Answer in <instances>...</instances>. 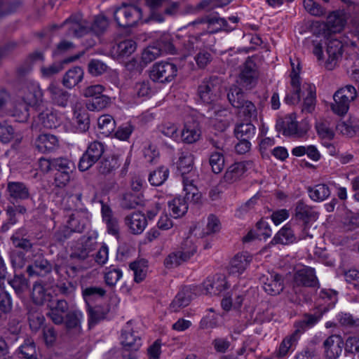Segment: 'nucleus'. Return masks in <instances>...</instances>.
<instances>
[{
	"mask_svg": "<svg viewBox=\"0 0 359 359\" xmlns=\"http://www.w3.org/2000/svg\"><path fill=\"white\" fill-rule=\"evenodd\" d=\"M19 93L25 106L19 104L12 111L11 107L13 104L8 102V95L1 90V112L15 117L17 121L22 122L26 121L29 116V107H38L42 103L43 93L39 84L31 80L22 83Z\"/></svg>",
	"mask_w": 359,
	"mask_h": 359,
	"instance_id": "obj_1",
	"label": "nucleus"
},
{
	"mask_svg": "<svg viewBox=\"0 0 359 359\" xmlns=\"http://www.w3.org/2000/svg\"><path fill=\"white\" fill-rule=\"evenodd\" d=\"M176 163L182 175L183 190L186 192L187 198L189 200L198 201L201 195L194 184L197 176L196 172L193 170L194 156L188 151H182Z\"/></svg>",
	"mask_w": 359,
	"mask_h": 359,
	"instance_id": "obj_2",
	"label": "nucleus"
},
{
	"mask_svg": "<svg viewBox=\"0 0 359 359\" xmlns=\"http://www.w3.org/2000/svg\"><path fill=\"white\" fill-rule=\"evenodd\" d=\"M108 20L102 15L95 18L90 30L86 27V22L80 14L71 16L60 27L68 30V35L80 38L92 32L96 36L102 34L108 27Z\"/></svg>",
	"mask_w": 359,
	"mask_h": 359,
	"instance_id": "obj_3",
	"label": "nucleus"
},
{
	"mask_svg": "<svg viewBox=\"0 0 359 359\" xmlns=\"http://www.w3.org/2000/svg\"><path fill=\"white\" fill-rule=\"evenodd\" d=\"M195 241L196 238L191 236L184 239L177 250L170 253L164 259L165 267H177L182 263L189 261L197 251Z\"/></svg>",
	"mask_w": 359,
	"mask_h": 359,
	"instance_id": "obj_4",
	"label": "nucleus"
},
{
	"mask_svg": "<svg viewBox=\"0 0 359 359\" xmlns=\"http://www.w3.org/2000/svg\"><path fill=\"white\" fill-rule=\"evenodd\" d=\"M357 95L355 88L351 85L339 88L333 95L332 110L338 115H344L348 111L351 102L355 100Z\"/></svg>",
	"mask_w": 359,
	"mask_h": 359,
	"instance_id": "obj_5",
	"label": "nucleus"
},
{
	"mask_svg": "<svg viewBox=\"0 0 359 359\" xmlns=\"http://www.w3.org/2000/svg\"><path fill=\"white\" fill-rule=\"evenodd\" d=\"M348 15L344 11H337L331 13L327 18V22L320 25L322 36L329 42H332V34L340 33L346 26Z\"/></svg>",
	"mask_w": 359,
	"mask_h": 359,
	"instance_id": "obj_6",
	"label": "nucleus"
},
{
	"mask_svg": "<svg viewBox=\"0 0 359 359\" xmlns=\"http://www.w3.org/2000/svg\"><path fill=\"white\" fill-rule=\"evenodd\" d=\"M222 89V79L217 76H211L202 81L198 86V93L204 103L212 104L219 99Z\"/></svg>",
	"mask_w": 359,
	"mask_h": 359,
	"instance_id": "obj_7",
	"label": "nucleus"
},
{
	"mask_svg": "<svg viewBox=\"0 0 359 359\" xmlns=\"http://www.w3.org/2000/svg\"><path fill=\"white\" fill-rule=\"evenodd\" d=\"M114 20L119 26L130 27L142 20V11L137 6L123 4L114 12Z\"/></svg>",
	"mask_w": 359,
	"mask_h": 359,
	"instance_id": "obj_8",
	"label": "nucleus"
},
{
	"mask_svg": "<svg viewBox=\"0 0 359 359\" xmlns=\"http://www.w3.org/2000/svg\"><path fill=\"white\" fill-rule=\"evenodd\" d=\"M254 166L252 161L236 162L229 165L219 182V186L227 188L229 185L239 181L245 172Z\"/></svg>",
	"mask_w": 359,
	"mask_h": 359,
	"instance_id": "obj_9",
	"label": "nucleus"
},
{
	"mask_svg": "<svg viewBox=\"0 0 359 359\" xmlns=\"http://www.w3.org/2000/svg\"><path fill=\"white\" fill-rule=\"evenodd\" d=\"M292 287L296 293L300 292L302 287H316L318 280L314 269L303 266L297 269L293 276Z\"/></svg>",
	"mask_w": 359,
	"mask_h": 359,
	"instance_id": "obj_10",
	"label": "nucleus"
},
{
	"mask_svg": "<svg viewBox=\"0 0 359 359\" xmlns=\"http://www.w3.org/2000/svg\"><path fill=\"white\" fill-rule=\"evenodd\" d=\"M259 76V73L256 63L252 58L248 57L241 66L237 82L243 87L251 89L256 86Z\"/></svg>",
	"mask_w": 359,
	"mask_h": 359,
	"instance_id": "obj_11",
	"label": "nucleus"
},
{
	"mask_svg": "<svg viewBox=\"0 0 359 359\" xmlns=\"http://www.w3.org/2000/svg\"><path fill=\"white\" fill-rule=\"evenodd\" d=\"M177 68L175 65L170 62H161L156 63L151 71V79L161 83L171 81L177 75Z\"/></svg>",
	"mask_w": 359,
	"mask_h": 359,
	"instance_id": "obj_12",
	"label": "nucleus"
},
{
	"mask_svg": "<svg viewBox=\"0 0 359 359\" xmlns=\"http://www.w3.org/2000/svg\"><path fill=\"white\" fill-rule=\"evenodd\" d=\"M313 53L318 60L325 61L327 69H332L341 55V46H314Z\"/></svg>",
	"mask_w": 359,
	"mask_h": 359,
	"instance_id": "obj_13",
	"label": "nucleus"
},
{
	"mask_svg": "<svg viewBox=\"0 0 359 359\" xmlns=\"http://www.w3.org/2000/svg\"><path fill=\"white\" fill-rule=\"evenodd\" d=\"M259 281L264 291L270 295L278 294L284 289L283 278L276 272L267 271L260 276Z\"/></svg>",
	"mask_w": 359,
	"mask_h": 359,
	"instance_id": "obj_14",
	"label": "nucleus"
},
{
	"mask_svg": "<svg viewBox=\"0 0 359 359\" xmlns=\"http://www.w3.org/2000/svg\"><path fill=\"white\" fill-rule=\"evenodd\" d=\"M47 306L48 311L47 316L55 325H61L64 323V318L69 310L68 303L64 299H52L49 301Z\"/></svg>",
	"mask_w": 359,
	"mask_h": 359,
	"instance_id": "obj_15",
	"label": "nucleus"
},
{
	"mask_svg": "<svg viewBox=\"0 0 359 359\" xmlns=\"http://www.w3.org/2000/svg\"><path fill=\"white\" fill-rule=\"evenodd\" d=\"M47 92L50 95L52 103L56 106L65 108L67 107L69 100L78 99L75 95H72L64 90L60 86L54 82L50 83L48 88Z\"/></svg>",
	"mask_w": 359,
	"mask_h": 359,
	"instance_id": "obj_16",
	"label": "nucleus"
},
{
	"mask_svg": "<svg viewBox=\"0 0 359 359\" xmlns=\"http://www.w3.org/2000/svg\"><path fill=\"white\" fill-rule=\"evenodd\" d=\"M90 222V215L86 209L74 210L69 215L67 226L74 232H82Z\"/></svg>",
	"mask_w": 359,
	"mask_h": 359,
	"instance_id": "obj_17",
	"label": "nucleus"
},
{
	"mask_svg": "<svg viewBox=\"0 0 359 359\" xmlns=\"http://www.w3.org/2000/svg\"><path fill=\"white\" fill-rule=\"evenodd\" d=\"M72 109L74 112V125L76 130L81 133L86 131L90 125L88 113L78 99L73 103Z\"/></svg>",
	"mask_w": 359,
	"mask_h": 359,
	"instance_id": "obj_18",
	"label": "nucleus"
},
{
	"mask_svg": "<svg viewBox=\"0 0 359 359\" xmlns=\"http://www.w3.org/2000/svg\"><path fill=\"white\" fill-rule=\"evenodd\" d=\"M344 341L337 334H333L327 337L323 342L324 354L328 359L337 358L342 352Z\"/></svg>",
	"mask_w": 359,
	"mask_h": 359,
	"instance_id": "obj_19",
	"label": "nucleus"
},
{
	"mask_svg": "<svg viewBox=\"0 0 359 359\" xmlns=\"http://www.w3.org/2000/svg\"><path fill=\"white\" fill-rule=\"evenodd\" d=\"M38 122H40L43 128L48 129L55 128L60 125V119L57 118V114L48 109L40 113L37 120L32 123L31 126L32 130L37 131L41 130Z\"/></svg>",
	"mask_w": 359,
	"mask_h": 359,
	"instance_id": "obj_20",
	"label": "nucleus"
},
{
	"mask_svg": "<svg viewBox=\"0 0 359 359\" xmlns=\"http://www.w3.org/2000/svg\"><path fill=\"white\" fill-rule=\"evenodd\" d=\"M227 287V283L222 276L208 278L202 284V292L205 294L218 295Z\"/></svg>",
	"mask_w": 359,
	"mask_h": 359,
	"instance_id": "obj_21",
	"label": "nucleus"
},
{
	"mask_svg": "<svg viewBox=\"0 0 359 359\" xmlns=\"http://www.w3.org/2000/svg\"><path fill=\"white\" fill-rule=\"evenodd\" d=\"M125 222L133 234L141 233L147 225L145 215L140 212H134L127 215L125 218Z\"/></svg>",
	"mask_w": 359,
	"mask_h": 359,
	"instance_id": "obj_22",
	"label": "nucleus"
},
{
	"mask_svg": "<svg viewBox=\"0 0 359 359\" xmlns=\"http://www.w3.org/2000/svg\"><path fill=\"white\" fill-rule=\"evenodd\" d=\"M83 54L84 52H81L79 54L68 57L60 62L53 63L49 66H42L40 69L42 77L48 79L60 73L64 69L65 65L76 61Z\"/></svg>",
	"mask_w": 359,
	"mask_h": 359,
	"instance_id": "obj_23",
	"label": "nucleus"
},
{
	"mask_svg": "<svg viewBox=\"0 0 359 359\" xmlns=\"http://www.w3.org/2000/svg\"><path fill=\"white\" fill-rule=\"evenodd\" d=\"M201 136L199 123L196 121L187 122L180 132V138L187 144H193L198 141Z\"/></svg>",
	"mask_w": 359,
	"mask_h": 359,
	"instance_id": "obj_24",
	"label": "nucleus"
},
{
	"mask_svg": "<svg viewBox=\"0 0 359 359\" xmlns=\"http://www.w3.org/2000/svg\"><path fill=\"white\" fill-rule=\"evenodd\" d=\"M36 149L41 153L53 151L58 146V140L56 136L43 133L39 135L34 142Z\"/></svg>",
	"mask_w": 359,
	"mask_h": 359,
	"instance_id": "obj_25",
	"label": "nucleus"
},
{
	"mask_svg": "<svg viewBox=\"0 0 359 359\" xmlns=\"http://www.w3.org/2000/svg\"><path fill=\"white\" fill-rule=\"evenodd\" d=\"M251 261L252 257L247 252L236 255L230 262L229 273L238 276L242 274Z\"/></svg>",
	"mask_w": 359,
	"mask_h": 359,
	"instance_id": "obj_26",
	"label": "nucleus"
},
{
	"mask_svg": "<svg viewBox=\"0 0 359 359\" xmlns=\"http://www.w3.org/2000/svg\"><path fill=\"white\" fill-rule=\"evenodd\" d=\"M121 340L122 345L125 348L124 352H129V351H136L142 345L141 339L138 336H135L133 332H130L129 322L122 331Z\"/></svg>",
	"mask_w": 359,
	"mask_h": 359,
	"instance_id": "obj_27",
	"label": "nucleus"
},
{
	"mask_svg": "<svg viewBox=\"0 0 359 359\" xmlns=\"http://www.w3.org/2000/svg\"><path fill=\"white\" fill-rule=\"evenodd\" d=\"M295 217L307 224L316 221L318 217V213L311 206L302 201H299L295 205Z\"/></svg>",
	"mask_w": 359,
	"mask_h": 359,
	"instance_id": "obj_28",
	"label": "nucleus"
},
{
	"mask_svg": "<svg viewBox=\"0 0 359 359\" xmlns=\"http://www.w3.org/2000/svg\"><path fill=\"white\" fill-rule=\"evenodd\" d=\"M192 292L188 287L180 290L175 296L170 305V309L172 312H178L180 309L187 306L192 299Z\"/></svg>",
	"mask_w": 359,
	"mask_h": 359,
	"instance_id": "obj_29",
	"label": "nucleus"
},
{
	"mask_svg": "<svg viewBox=\"0 0 359 359\" xmlns=\"http://www.w3.org/2000/svg\"><path fill=\"white\" fill-rule=\"evenodd\" d=\"M188 201L197 203L192 200H189L185 195L184 198L176 197L168 203L169 210L175 218L182 217L188 210Z\"/></svg>",
	"mask_w": 359,
	"mask_h": 359,
	"instance_id": "obj_30",
	"label": "nucleus"
},
{
	"mask_svg": "<svg viewBox=\"0 0 359 359\" xmlns=\"http://www.w3.org/2000/svg\"><path fill=\"white\" fill-rule=\"evenodd\" d=\"M83 74V70L80 67H74L65 74L62 83L65 87L71 89L82 81Z\"/></svg>",
	"mask_w": 359,
	"mask_h": 359,
	"instance_id": "obj_31",
	"label": "nucleus"
},
{
	"mask_svg": "<svg viewBox=\"0 0 359 359\" xmlns=\"http://www.w3.org/2000/svg\"><path fill=\"white\" fill-rule=\"evenodd\" d=\"M298 330H294V332L285 337L282 342L280 343L278 349L276 352V357L278 358H282L287 355L290 349L296 346L299 336L298 335Z\"/></svg>",
	"mask_w": 359,
	"mask_h": 359,
	"instance_id": "obj_32",
	"label": "nucleus"
},
{
	"mask_svg": "<svg viewBox=\"0 0 359 359\" xmlns=\"http://www.w3.org/2000/svg\"><path fill=\"white\" fill-rule=\"evenodd\" d=\"M104 53L114 59L123 60L131 55L136 46H105Z\"/></svg>",
	"mask_w": 359,
	"mask_h": 359,
	"instance_id": "obj_33",
	"label": "nucleus"
},
{
	"mask_svg": "<svg viewBox=\"0 0 359 359\" xmlns=\"http://www.w3.org/2000/svg\"><path fill=\"white\" fill-rule=\"evenodd\" d=\"M336 129L344 135L353 137L359 130V119L355 117H350L346 121L339 122Z\"/></svg>",
	"mask_w": 359,
	"mask_h": 359,
	"instance_id": "obj_34",
	"label": "nucleus"
},
{
	"mask_svg": "<svg viewBox=\"0 0 359 359\" xmlns=\"http://www.w3.org/2000/svg\"><path fill=\"white\" fill-rule=\"evenodd\" d=\"M7 191L9 196L14 199L24 200L29 196V189L22 182H8Z\"/></svg>",
	"mask_w": 359,
	"mask_h": 359,
	"instance_id": "obj_35",
	"label": "nucleus"
},
{
	"mask_svg": "<svg viewBox=\"0 0 359 359\" xmlns=\"http://www.w3.org/2000/svg\"><path fill=\"white\" fill-rule=\"evenodd\" d=\"M50 271V264L46 259L42 257L37 258L33 264L29 265L27 268V271L29 276H42L49 273Z\"/></svg>",
	"mask_w": 359,
	"mask_h": 359,
	"instance_id": "obj_36",
	"label": "nucleus"
},
{
	"mask_svg": "<svg viewBox=\"0 0 359 359\" xmlns=\"http://www.w3.org/2000/svg\"><path fill=\"white\" fill-rule=\"evenodd\" d=\"M307 91V95L304 100L302 111L303 113H311L314 110L316 104V87L310 83L303 86Z\"/></svg>",
	"mask_w": 359,
	"mask_h": 359,
	"instance_id": "obj_37",
	"label": "nucleus"
},
{
	"mask_svg": "<svg viewBox=\"0 0 359 359\" xmlns=\"http://www.w3.org/2000/svg\"><path fill=\"white\" fill-rule=\"evenodd\" d=\"M163 55V50L160 46H146L141 51L140 59L145 67Z\"/></svg>",
	"mask_w": 359,
	"mask_h": 359,
	"instance_id": "obj_38",
	"label": "nucleus"
},
{
	"mask_svg": "<svg viewBox=\"0 0 359 359\" xmlns=\"http://www.w3.org/2000/svg\"><path fill=\"white\" fill-rule=\"evenodd\" d=\"M255 130V126L250 122H247L237 124L234 133L238 139L249 140L254 137Z\"/></svg>",
	"mask_w": 359,
	"mask_h": 359,
	"instance_id": "obj_39",
	"label": "nucleus"
},
{
	"mask_svg": "<svg viewBox=\"0 0 359 359\" xmlns=\"http://www.w3.org/2000/svg\"><path fill=\"white\" fill-rule=\"evenodd\" d=\"M158 130L164 136L172 139L175 142L180 140V132L176 124L170 122H165L158 126Z\"/></svg>",
	"mask_w": 359,
	"mask_h": 359,
	"instance_id": "obj_40",
	"label": "nucleus"
},
{
	"mask_svg": "<svg viewBox=\"0 0 359 359\" xmlns=\"http://www.w3.org/2000/svg\"><path fill=\"white\" fill-rule=\"evenodd\" d=\"M310 198L314 201H323L329 197L330 191L324 184H319L308 189Z\"/></svg>",
	"mask_w": 359,
	"mask_h": 359,
	"instance_id": "obj_41",
	"label": "nucleus"
},
{
	"mask_svg": "<svg viewBox=\"0 0 359 359\" xmlns=\"http://www.w3.org/2000/svg\"><path fill=\"white\" fill-rule=\"evenodd\" d=\"M32 299L36 304L49 303L53 299L50 293H48L44 287L40 283H35L32 289Z\"/></svg>",
	"mask_w": 359,
	"mask_h": 359,
	"instance_id": "obj_42",
	"label": "nucleus"
},
{
	"mask_svg": "<svg viewBox=\"0 0 359 359\" xmlns=\"http://www.w3.org/2000/svg\"><path fill=\"white\" fill-rule=\"evenodd\" d=\"M237 109H238V114L245 117L246 120L250 121L257 118V109L251 101L245 100Z\"/></svg>",
	"mask_w": 359,
	"mask_h": 359,
	"instance_id": "obj_43",
	"label": "nucleus"
},
{
	"mask_svg": "<svg viewBox=\"0 0 359 359\" xmlns=\"http://www.w3.org/2000/svg\"><path fill=\"white\" fill-rule=\"evenodd\" d=\"M83 314L78 310H71L65 316L64 323L68 330L76 329L80 327Z\"/></svg>",
	"mask_w": 359,
	"mask_h": 359,
	"instance_id": "obj_44",
	"label": "nucleus"
},
{
	"mask_svg": "<svg viewBox=\"0 0 359 359\" xmlns=\"http://www.w3.org/2000/svg\"><path fill=\"white\" fill-rule=\"evenodd\" d=\"M142 202V196L126 193L123 195L121 201V206L126 210L134 209L141 205Z\"/></svg>",
	"mask_w": 359,
	"mask_h": 359,
	"instance_id": "obj_45",
	"label": "nucleus"
},
{
	"mask_svg": "<svg viewBox=\"0 0 359 359\" xmlns=\"http://www.w3.org/2000/svg\"><path fill=\"white\" fill-rule=\"evenodd\" d=\"M227 98L230 104L235 108L239 107L245 100L242 89L236 85L230 88L227 93Z\"/></svg>",
	"mask_w": 359,
	"mask_h": 359,
	"instance_id": "obj_46",
	"label": "nucleus"
},
{
	"mask_svg": "<svg viewBox=\"0 0 359 359\" xmlns=\"http://www.w3.org/2000/svg\"><path fill=\"white\" fill-rule=\"evenodd\" d=\"M97 125L100 133L105 136H108L114 130L115 121L112 116L104 114L99 117Z\"/></svg>",
	"mask_w": 359,
	"mask_h": 359,
	"instance_id": "obj_47",
	"label": "nucleus"
},
{
	"mask_svg": "<svg viewBox=\"0 0 359 359\" xmlns=\"http://www.w3.org/2000/svg\"><path fill=\"white\" fill-rule=\"evenodd\" d=\"M294 241L293 231L288 226L283 227L273 238V242L279 244H288Z\"/></svg>",
	"mask_w": 359,
	"mask_h": 359,
	"instance_id": "obj_48",
	"label": "nucleus"
},
{
	"mask_svg": "<svg viewBox=\"0 0 359 359\" xmlns=\"http://www.w3.org/2000/svg\"><path fill=\"white\" fill-rule=\"evenodd\" d=\"M168 175V169L165 167H161L150 173L149 181L153 186H160L167 180Z\"/></svg>",
	"mask_w": 359,
	"mask_h": 359,
	"instance_id": "obj_49",
	"label": "nucleus"
},
{
	"mask_svg": "<svg viewBox=\"0 0 359 359\" xmlns=\"http://www.w3.org/2000/svg\"><path fill=\"white\" fill-rule=\"evenodd\" d=\"M28 320L31 330L37 332L43 324L45 318L38 310H31L28 313Z\"/></svg>",
	"mask_w": 359,
	"mask_h": 359,
	"instance_id": "obj_50",
	"label": "nucleus"
},
{
	"mask_svg": "<svg viewBox=\"0 0 359 359\" xmlns=\"http://www.w3.org/2000/svg\"><path fill=\"white\" fill-rule=\"evenodd\" d=\"M209 163L215 173H219L224 166V157L221 151L211 153L209 157Z\"/></svg>",
	"mask_w": 359,
	"mask_h": 359,
	"instance_id": "obj_51",
	"label": "nucleus"
},
{
	"mask_svg": "<svg viewBox=\"0 0 359 359\" xmlns=\"http://www.w3.org/2000/svg\"><path fill=\"white\" fill-rule=\"evenodd\" d=\"M22 138V134L20 133L15 132L12 126H1V142L7 143L13 140L16 142H20Z\"/></svg>",
	"mask_w": 359,
	"mask_h": 359,
	"instance_id": "obj_52",
	"label": "nucleus"
},
{
	"mask_svg": "<svg viewBox=\"0 0 359 359\" xmlns=\"http://www.w3.org/2000/svg\"><path fill=\"white\" fill-rule=\"evenodd\" d=\"M123 273L120 269L110 266L104 272V281L109 286H114L122 277Z\"/></svg>",
	"mask_w": 359,
	"mask_h": 359,
	"instance_id": "obj_53",
	"label": "nucleus"
},
{
	"mask_svg": "<svg viewBox=\"0 0 359 359\" xmlns=\"http://www.w3.org/2000/svg\"><path fill=\"white\" fill-rule=\"evenodd\" d=\"M19 350L20 353L22 355L23 358L26 359L36 358V347L35 344L32 339H25L23 344L20 346Z\"/></svg>",
	"mask_w": 359,
	"mask_h": 359,
	"instance_id": "obj_54",
	"label": "nucleus"
},
{
	"mask_svg": "<svg viewBox=\"0 0 359 359\" xmlns=\"http://www.w3.org/2000/svg\"><path fill=\"white\" fill-rule=\"evenodd\" d=\"M130 268L134 272V279L137 283H140L144 280L146 276L147 266L143 261L132 262Z\"/></svg>",
	"mask_w": 359,
	"mask_h": 359,
	"instance_id": "obj_55",
	"label": "nucleus"
},
{
	"mask_svg": "<svg viewBox=\"0 0 359 359\" xmlns=\"http://www.w3.org/2000/svg\"><path fill=\"white\" fill-rule=\"evenodd\" d=\"M117 161L114 158L102 159L97 165V170L100 174L107 175L117 168Z\"/></svg>",
	"mask_w": 359,
	"mask_h": 359,
	"instance_id": "obj_56",
	"label": "nucleus"
},
{
	"mask_svg": "<svg viewBox=\"0 0 359 359\" xmlns=\"http://www.w3.org/2000/svg\"><path fill=\"white\" fill-rule=\"evenodd\" d=\"M318 321V318L313 315H306L304 319L297 321L294 324V330H298V335L300 337L301 334L305 330L306 328L312 327Z\"/></svg>",
	"mask_w": 359,
	"mask_h": 359,
	"instance_id": "obj_57",
	"label": "nucleus"
},
{
	"mask_svg": "<svg viewBox=\"0 0 359 359\" xmlns=\"http://www.w3.org/2000/svg\"><path fill=\"white\" fill-rule=\"evenodd\" d=\"M344 227L352 231L359 227V212H348L343 220Z\"/></svg>",
	"mask_w": 359,
	"mask_h": 359,
	"instance_id": "obj_58",
	"label": "nucleus"
},
{
	"mask_svg": "<svg viewBox=\"0 0 359 359\" xmlns=\"http://www.w3.org/2000/svg\"><path fill=\"white\" fill-rule=\"evenodd\" d=\"M53 168L57 171L72 172L74 169V164L67 158H57L53 159Z\"/></svg>",
	"mask_w": 359,
	"mask_h": 359,
	"instance_id": "obj_59",
	"label": "nucleus"
},
{
	"mask_svg": "<svg viewBox=\"0 0 359 359\" xmlns=\"http://www.w3.org/2000/svg\"><path fill=\"white\" fill-rule=\"evenodd\" d=\"M88 72L93 76H97L107 71V66L98 60H92L88 65Z\"/></svg>",
	"mask_w": 359,
	"mask_h": 359,
	"instance_id": "obj_60",
	"label": "nucleus"
},
{
	"mask_svg": "<svg viewBox=\"0 0 359 359\" xmlns=\"http://www.w3.org/2000/svg\"><path fill=\"white\" fill-rule=\"evenodd\" d=\"M109 99L108 97L101 95L99 97L92 100V101L90 102L89 103H88L87 107L88 109L92 111H99L106 107L109 104Z\"/></svg>",
	"mask_w": 359,
	"mask_h": 359,
	"instance_id": "obj_61",
	"label": "nucleus"
},
{
	"mask_svg": "<svg viewBox=\"0 0 359 359\" xmlns=\"http://www.w3.org/2000/svg\"><path fill=\"white\" fill-rule=\"evenodd\" d=\"M93 158L98 160L104 152L103 144L97 141L91 142L86 151Z\"/></svg>",
	"mask_w": 359,
	"mask_h": 359,
	"instance_id": "obj_62",
	"label": "nucleus"
},
{
	"mask_svg": "<svg viewBox=\"0 0 359 359\" xmlns=\"http://www.w3.org/2000/svg\"><path fill=\"white\" fill-rule=\"evenodd\" d=\"M337 318L341 326L346 327L359 326V320L354 319L349 313H341L338 315Z\"/></svg>",
	"mask_w": 359,
	"mask_h": 359,
	"instance_id": "obj_63",
	"label": "nucleus"
},
{
	"mask_svg": "<svg viewBox=\"0 0 359 359\" xmlns=\"http://www.w3.org/2000/svg\"><path fill=\"white\" fill-rule=\"evenodd\" d=\"M304 6L312 15L321 16L325 13L324 9L313 0H304Z\"/></svg>",
	"mask_w": 359,
	"mask_h": 359,
	"instance_id": "obj_64",
	"label": "nucleus"
}]
</instances>
